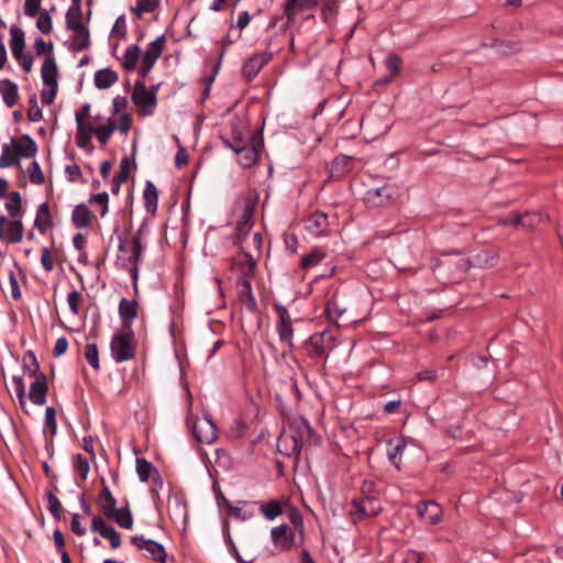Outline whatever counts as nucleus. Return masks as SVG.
<instances>
[{"mask_svg": "<svg viewBox=\"0 0 563 563\" xmlns=\"http://www.w3.org/2000/svg\"><path fill=\"white\" fill-rule=\"evenodd\" d=\"M351 505L353 510L350 514L354 522L375 517L382 511V505L377 495L353 498Z\"/></svg>", "mask_w": 563, "mask_h": 563, "instance_id": "39448f33", "label": "nucleus"}, {"mask_svg": "<svg viewBox=\"0 0 563 563\" xmlns=\"http://www.w3.org/2000/svg\"><path fill=\"white\" fill-rule=\"evenodd\" d=\"M73 467L81 481L85 482L90 471L88 459L80 453L75 454L73 457Z\"/></svg>", "mask_w": 563, "mask_h": 563, "instance_id": "c03bdc74", "label": "nucleus"}, {"mask_svg": "<svg viewBox=\"0 0 563 563\" xmlns=\"http://www.w3.org/2000/svg\"><path fill=\"white\" fill-rule=\"evenodd\" d=\"M416 510L419 517L429 525H437L441 519L442 510L435 501H420L416 505Z\"/></svg>", "mask_w": 563, "mask_h": 563, "instance_id": "412c9836", "label": "nucleus"}, {"mask_svg": "<svg viewBox=\"0 0 563 563\" xmlns=\"http://www.w3.org/2000/svg\"><path fill=\"white\" fill-rule=\"evenodd\" d=\"M247 426L243 420H234L230 427L229 434L231 438L239 439L244 435Z\"/></svg>", "mask_w": 563, "mask_h": 563, "instance_id": "0e129e2a", "label": "nucleus"}, {"mask_svg": "<svg viewBox=\"0 0 563 563\" xmlns=\"http://www.w3.org/2000/svg\"><path fill=\"white\" fill-rule=\"evenodd\" d=\"M118 310L123 330H132V324L137 317V301L122 298Z\"/></svg>", "mask_w": 563, "mask_h": 563, "instance_id": "aec40b11", "label": "nucleus"}, {"mask_svg": "<svg viewBox=\"0 0 563 563\" xmlns=\"http://www.w3.org/2000/svg\"><path fill=\"white\" fill-rule=\"evenodd\" d=\"M10 145L19 164L22 158H33L38 151L36 142L29 134L11 137Z\"/></svg>", "mask_w": 563, "mask_h": 563, "instance_id": "f8f14e48", "label": "nucleus"}, {"mask_svg": "<svg viewBox=\"0 0 563 563\" xmlns=\"http://www.w3.org/2000/svg\"><path fill=\"white\" fill-rule=\"evenodd\" d=\"M95 126L90 123H80L76 125V145L80 148H86L90 145Z\"/></svg>", "mask_w": 563, "mask_h": 563, "instance_id": "c9c22d12", "label": "nucleus"}, {"mask_svg": "<svg viewBox=\"0 0 563 563\" xmlns=\"http://www.w3.org/2000/svg\"><path fill=\"white\" fill-rule=\"evenodd\" d=\"M10 144H2L1 146V155H0V168H9L13 165H19L16 162V157H14V153L11 151Z\"/></svg>", "mask_w": 563, "mask_h": 563, "instance_id": "09e8293b", "label": "nucleus"}, {"mask_svg": "<svg viewBox=\"0 0 563 563\" xmlns=\"http://www.w3.org/2000/svg\"><path fill=\"white\" fill-rule=\"evenodd\" d=\"M334 336L328 331L316 332L311 334L305 342L303 349L307 355L312 360H319L324 356V360L328 358L329 354L325 353L327 347L333 345Z\"/></svg>", "mask_w": 563, "mask_h": 563, "instance_id": "20e7f679", "label": "nucleus"}, {"mask_svg": "<svg viewBox=\"0 0 563 563\" xmlns=\"http://www.w3.org/2000/svg\"><path fill=\"white\" fill-rule=\"evenodd\" d=\"M106 518L115 521L121 528L124 529H131L133 527V516L128 503L125 507L121 509L115 508L114 514Z\"/></svg>", "mask_w": 563, "mask_h": 563, "instance_id": "f704fd0d", "label": "nucleus"}, {"mask_svg": "<svg viewBox=\"0 0 563 563\" xmlns=\"http://www.w3.org/2000/svg\"><path fill=\"white\" fill-rule=\"evenodd\" d=\"M136 473L141 482H147L152 476H156L161 481L157 468L144 457L136 459Z\"/></svg>", "mask_w": 563, "mask_h": 563, "instance_id": "72a5a7b5", "label": "nucleus"}, {"mask_svg": "<svg viewBox=\"0 0 563 563\" xmlns=\"http://www.w3.org/2000/svg\"><path fill=\"white\" fill-rule=\"evenodd\" d=\"M130 542L139 550L145 551L146 556L159 563H175L174 558H168L163 544L143 536H131Z\"/></svg>", "mask_w": 563, "mask_h": 563, "instance_id": "423d86ee", "label": "nucleus"}, {"mask_svg": "<svg viewBox=\"0 0 563 563\" xmlns=\"http://www.w3.org/2000/svg\"><path fill=\"white\" fill-rule=\"evenodd\" d=\"M291 442L290 453H301L305 443L320 445L321 437L316 433L310 423L303 419H294L289 424V431L282 434V443Z\"/></svg>", "mask_w": 563, "mask_h": 563, "instance_id": "f257e3e1", "label": "nucleus"}, {"mask_svg": "<svg viewBox=\"0 0 563 563\" xmlns=\"http://www.w3.org/2000/svg\"><path fill=\"white\" fill-rule=\"evenodd\" d=\"M329 218L323 211H314L305 219V230L313 238L324 236L329 233Z\"/></svg>", "mask_w": 563, "mask_h": 563, "instance_id": "ddd939ff", "label": "nucleus"}, {"mask_svg": "<svg viewBox=\"0 0 563 563\" xmlns=\"http://www.w3.org/2000/svg\"><path fill=\"white\" fill-rule=\"evenodd\" d=\"M133 341V330H123V332L115 333L112 336L110 342V352L112 358L117 363L132 360L135 356V346Z\"/></svg>", "mask_w": 563, "mask_h": 563, "instance_id": "7ed1b4c3", "label": "nucleus"}, {"mask_svg": "<svg viewBox=\"0 0 563 563\" xmlns=\"http://www.w3.org/2000/svg\"><path fill=\"white\" fill-rule=\"evenodd\" d=\"M36 27L43 34H49L52 32L53 23L48 11L43 10L40 12L38 19L36 21Z\"/></svg>", "mask_w": 563, "mask_h": 563, "instance_id": "5fc2aeb1", "label": "nucleus"}, {"mask_svg": "<svg viewBox=\"0 0 563 563\" xmlns=\"http://www.w3.org/2000/svg\"><path fill=\"white\" fill-rule=\"evenodd\" d=\"M43 84L47 89L41 91V100L44 104L49 106L54 102L58 91V67L54 56H47L41 69Z\"/></svg>", "mask_w": 563, "mask_h": 563, "instance_id": "f03ea898", "label": "nucleus"}, {"mask_svg": "<svg viewBox=\"0 0 563 563\" xmlns=\"http://www.w3.org/2000/svg\"><path fill=\"white\" fill-rule=\"evenodd\" d=\"M273 307L277 314L276 332L278 334L279 341L286 343L289 349H292L294 328L289 311L284 305L279 302H274Z\"/></svg>", "mask_w": 563, "mask_h": 563, "instance_id": "0eeeda50", "label": "nucleus"}, {"mask_svg": "<svg viewBox=\"0 0 563 563\" xmlns=\"http://www.w3.org/2000/svg\"><path fill=\"white\" fill-rule=\"evenodd\" d=\"M165 44V35H159L156 40L148 44V47L142 55L143 64L155 65L156 60L161 57Z\"/></svg>", "mask_w": 563, "mask_h": 563, "instance_id": "bb28decb", "label": "nucleus"}, {"mask_svg": "<svg viewBox=\"0 0 563 563\" xmlns=\"http://www.w3.org/2000/svg\"><path fill=\"white\" fill-rule=\"evenodd\" d=\"M288 519L299 534V544H302L305 541V525L301 512L297 508L292 507L288 511Z\"/></svg>", "mask_w": 563, "mask_h": 563, "instance_id": "37998d69", "label": "nucleus"}, {"mask_svg": "<svg viewBox=\"0 0 563 563\" xmlns=\"http://www.w3.org/2000/svg\"><path fill=\"white\" fill-rule=\"evenodd\" d=\"M143 228L141 225L136 233L131 239V253L129 256L118 255L115 264L118 267L131 266V263L140 264L143 260V252L145 250L142 244Z\"/></svg>", "mask_w": 563, "mask_h": 563, "instance_id": "9d476101", "label": "nucleus"}, {"mask_svg": "<svg viewBox=\"0 0 563 563\" xmlns=\"http://www.w3.org/2000/svg\"><path fill=\"white\" fill-rule=\"evenodd\" d=\"M131 99L135 106L142 108L144 115H152L154 113V107L157 103L155 91H148L143 81L137 80L135 82Z\"/></svg>", "mask_w": 563, "mask_h": 563, "instance_id": "6e6552de", "label": "nucleus"}, {"mask_svg": "<svg viewBox=\"0 0 563 563\" xmlns=\"http://www.w3.org/2000/svg\"><path fill=\"white\" fill-rule=\"evenodd\" d=\"M521 219L520 229L532 230L540 222L541 217L537 213H526L521 214Z\"/></svg>", "mask_w": 563, "mask_h": 563, "instance_id": "e2e57ef3", "label": "nucleus"}, {"mask_svg": "<svg viewBox=\"0 0 563 563\" xmlns=\"http://www.w3.org/2000/svg\"><path fill=\"white\" fill-rule=\"evenodd\" d=\"M325 252L320 247H313L309 253L301 256L300 267L302 269H310L322 262L325 257Z\"/></svg>", "mask_w": 563, "mask_h": 563, "instance_id": "e433bc0d", "label": "nucleus"}, {"mask_svg": "<svg viewBox=\"0 0 563 563\" xmlns=\"http://www.w3.org/2000/svg\"><path fill=\"white\" fill-rule=\"evenodd\" d=\"M239 286L246 288V298L242 299L241 305L251 313L257 312V302L252 291V284L247 278L238 282Z\"/></svg>", "mask_w": 563, "mask_h": 563, "instance_id": "ea45409f", "label": "nucleus"}, {"mask_svg": "<svg viewBox=\"0 0 563 563\" xmlns=\"http://www.w3.org/2000/svg\"><path fill=\"white\" fill-rule=\"evenodd\" d=\"M68 30L74 32L70 45L71 51L80 52L90 46V33L84 23H79L78 21L75 23L68 19Z\"/></svg>", "mask_w": 563, "mask_h": 563, "instance_id": "f3484780", "label": "nucleus"}, {"mask_svg": "<svg viewBox=\"0 0 563 563\" xmlns=\"http://www.w3.org/2000/svg\"><path fill=\"white\" fill-rule=\"evenodd\" d=\"M91 212L85 203L77 205L71 213L73 224L77 229L88 228L91 224Z\"/></svg>", "mask_w": 563, "mask_h": 563, "instance_id": "7c9ffc66", "label": "nucleus"}, {"mask_svg": "<svg viewBox=\"0 0 563 563\" xmlns=\"http://www.w3.org/2000/svg\"><path fill=\"white\" fill-rule=\"evenodd\" d=\"M194 437L199 443H212L217 440V428L209 418L198 420L194 426Z\"/></svg>", "mask_w": 563, "mask_h": 563, "instance_id": "6ab92c4d", "label": "nucleus"}, {"mask_svg": "<svg viewBox=\"0 0 563 563\" xmlns=\"http://www.w3.org/2000/svg\"><path fill=\"white\" fill-rule=\"evenodd\" d=\"M387 449V457L389 462L397 468H400V456L402 455L407 444L404 439H399L396 442L389 439Z\"/></svg>", "mask_w": 563, "mask_h": 563, "instance_id": "2f4dec72", "label": "nucleus"}, {"mask_svg": "<svg viewBox=\"0 0 563 563\" xmlns=\"http://www.w3.org/2000/svg\"><path fill=\"white\" fill-rule=\"evenodd\" d=\"M140 55L141 49L136 44L128 46L122 56V67L128 71L135 70Z\"/></svg>", "mask_w": 563, "mask_h": 563, "instance_id": "4c0bfd02", "label": "nucleus"}, {"mask_svg": "<svg viewBox=\"0 0 563 563\" xmlns=\"http://www.w3.org/2000/svg\"><path fill=\"white\" fill-rule=\"evenodd\" d=\"M29 110H27V119L31 122H38L43 118V112L37 104V96L33 93L29 98Z\"/></svg>", "mask_w": 563, "mask_h": 563, "instance_id": "864d4df0", "label": "nucleus"}, {"mask_svg": "<svg viewBox=\"0 0 563 563\" xmlns=\"http://www.w3.org/2000/svg\"><path fill=\"white\" fill-rule=\"evenodd\" d=\"M0 93L8 108H12L18 103L19 88L14 81L8 78L0 80Z\"/></svg>", "mask_w": 563, "mask_h": 563, "instance_id": "a878e982", "label": "nucleus"}, {"mask_svg": "<svg viewBox=\"0 0 563 563\" xmlns=\"http://www.w3.org/2000/svg\"><path fill=\"white\" fill-rule=\"evenodd\" d=\"M144 207L147 212L155 214L158 203V190L156 186L147 180L143 190Z\"/></svg>", "mask_w": 563, "mask_h": 563, "instance_id": "c756f323", "label": "nucleus"}, {"mask_svg": "<svg viewBox=\"0 0 563 563\" xmlns=\"http://www.w3.org/2000/svg\"><path fill=\"white\" fill-rule=\"evenodd\" d=\"M115 130L117 123L114 119L109 118L107 124L95 126L93 134L97 136L101 146H104Z\"/></svg>", "mask_w": 563, "mask_h": 563, "instance_id": "58836bf2", "label": "nucleus"}, {"mask_svg": "<svg viewBox=\"0 0 563 563\" xmlns=\"http://www.w3.org/2000/svg\"><path fill=\"white\" fill-rule=\"evenodd\" d=\"M22 198L19 191H11L9 194V201L5 203V210L12 218L21 214Z\"/></svg>", "mask_w": 563, "mask_h": 563, "instance_id": "a18cd8bd", "label": "nucleus"}, {"mask_svg": "<svg viewBox=\"0 0 563 563\" xmlns=\"http://www.w3.org/2000/svg\"><path fill=\"white\" fill-rule=\"evenodd\" d=\"M23 369L30 376H35V379L37 378L40 373H42L40 371V365H38V362H37V358L34 354V352L30 351L26 353V355L24 357Z\"/></svg>", "mask_w": 563, "mask_h": 563, "instance_id": "de8ad7c7", "label": "nucleus"}, {"mask_svg": "<svg viewBox=\"0 0 563 563\" xmlns=\"http://www.w3.org/2000/svg\"><path fill=\"white\" fill-rule=\"evenodd\" d=\"M130 174V159L128 156H124L120 162V170L114 175L119 181H126Z\"/></svg>", "mask_w": 563, "mask_h": 563, "instance_id": "774afa93", "label": "nucleus"}, {"mask_svg": "<svg viewBox=\"0 0 563 563\" xmlns=\"http://www.w3.org/2000/svg\"><path fill=\"white\" fill-rule=\"evenodd\" d=\"M261 511L268 520H274L276 517L282 515L283 509L277 500H269L261 506Z\"/></svg>", "mask_w": 563, "mask_h": 563, "instance_id": "3c124183", "label": "nucleus"}, {"mask_svg": "<svg viewBox=\"0 0 563 563\" xmlns=\"http://www.w3.org/2000/svg\"><path fill=\"white\" fill-rule=\"evenodd\" d=\"M47 390L48 386L46 382V376L43 373H40L37 378L30 386V401L36 406L44 405L46 401Z\"/></svg>", "mask_w": 563, "mask_h": 563, "instance_id": "4be33fe9", "label": "nucleus"}, {"mask_svg": "<svg viewBox=\"0 0 563 563\" xmlns=\"http://www.w3.org/2000/svg\"><path fill=\"white\" fill-rule=\"evenodd\" d=\"M12 383L14 386L15 394L19 398L20 405L24 406L25 405V386H24L23 377L20 375H15L12 378Z\"/></svg>", "mask_w": 563, "mask_h": 563, "instance_id": "680f3d73", "label": "nucleus"}, {"mask_svg": "<svg viewBox=\"0 0 563 563\" xmlns=\"http://www.w3.org/2000/svg\"><path fill=\"white\" fill-rule=\"evenodd\" d=\"M271 538L274 545L283 552L289 551L296 544L295 532L287 523L274 527Z\"/></svg>", "mask_w": 563, "mask_h": 563, "instance_id": "4468645a", "label": "nucleus"}, {"mask_svg": "<svg viewBox=\"0 0 563 563\" xmlns=\"http://www.w3.org/2000/svg\"><path fill=\"white\" fill-rule=\"evenodd\" d=\"M460 253L454 252H443L441 254L442 257L434 260L432 264V269L435 271L442 266H446L453 272L466 273L472 266L473 263L466 257H459L456 260L449 258L451 255H459Z\"/></svg>", "mask_w": 563, "mask_h": 563, "instance_id": "dca6fc26", "label": "nucleus"}, {"mask_svg": "<svg viewBox=\"0 0 563 563\" xmlns=\"http://www.w3.org/2000/svg\"><path fill=\"white\" fill-rule=\"evenodd\" d=\"M42 0H25L24 2V13L29 18H34L37 15L38 10L41 8Z\"/></svg>", "mask_w": 563, "mask_h": 563, "instance_id": "338daca9", "label": "nucleus"}, {"mask_svg": "<svg viewBox=\"0 0 563 563\" xmlns=\"http://www.w3.org/2000/svg\"><path fill=\"white\" fill-rule=\"evenodd\" d=\"M85 357L89 365L95 369H100L99 352L96 343H87L85 350Z\"/></svg>", "mask_w": 563, "mask_h": 563, "instance_id": "603ef678", "label": "nucleus"}, {"mask_svg": "<svg viewBox=\"0 0 563 563\" xmlns=\"http://www.w3.org/2000/svg\"><path fill=\"white\" fill-rule=\"evenodd\" d=\"M238 162L243 168H251L258 161V152L254 144L240 146L236 150Z\"/></svg>", "mask_w": 563, "mask_h": 563, "instance_id": "cd10ccee", "label": "nucleus"}, {"mask_svg": "<svg viewBox=\"0 0 563 563\" xmlns=\"http://www.w3.org/2000/svg\"><path fill=\"white\" fill-rule=\"evenodd\" d=\"M353 158L346 155L336 156L332 163V170L344 174L351 169Z\"/></svg>", "mask_w": 563, "mask_h": 563, "instance_id": "6e6d98bb", "label": "nucleus"}, {"mask_svg": "<svg viewBox=\"0 0 563 563\" xmlns=\"http://www.w3.org/2000/svg\"><path fill=\"white\" fill-rule=\"evenodd\" d=\"M90 205H98L100 207V216L104 217L109 210V195L107 191L91 195L88 199Z\"/></svg>", "mask_w": 563, "mask_h": 563, "instance_id": "8fccbe9b", "label": "nucleus"}, {"mask_svg": "<svg viewBox=\"0 0 563 563\" xmlns=\"http://www.w3.org/2000/svg\"><path fill=\"white\" fill-rule=\"evenodd\" d=\"M225 503H227L228 514L230 517L245 521V520L251 519L254 516V512L252 510L244 509V506H246V504H247L246 501H240L239 504H241L242 506L232 505L228 500Z\"/></svg>", "mask_w": 563, "mask_h": 563, "instance_id": "79ce46f5", "label": "nucleus"}, {"mask_svg": "<svg viewBox=\"0 0 563 563\" xmlns=\"http://www.w3.org/2000/svg\"><path fill=\"white\" fill-rule=\"evenodd\" d=\"M396 195L397 189L386 184L382 187L367 190L364 200L372 207H380L393 201Z\"/></svg>", "mask_w": 563, "mask_h": 563, "instance_id": "2eb2a0df", "label": "nucleus"}, {"mask_svg": "<svg viewBox=\"0 0 563 563\" xmlns=\"http://www.w3.org/2000/svg\"><path fill=\"white\" fill-rule=\"evenodd\" d=\"M385 65L391 76L397 75L401 68V58L396 54H389L385 59Z\"/></svg>", "mask_w": 563, "mask_h": 563, "instance_id": "052dcab7", "label": "nucleus"}, {"mask_svg": "<svg viewBox=\"0 0 563 563\" xmlns=\"http://www.w3.org/2000/svg\"><path fill=\"white\" fill-rule=\"evenodd\" d=\"M10 36H11L10 48H11L12 55L16 60H21L23 55H25L24 54V48H25L24 31L16 25H12L10 27Z\"/></svg>", "mask_w": 563, "mask_h": 563, "instance_id": "393cba45", "label": "nucleus"}, {"mask_svg": "<svg viewBox=\"0 0 563 563\" xmlns=\"http://www.w3.org/2000/svg\"><path fill=\"white\" fill-rule=\"evenodd\" d=\"M119 79V75L111 68H102L95 73L93 82L98 89H108Z\"/></svg>", "mask_w": 563, "mask_h": 563, "instance_id": "c85d7f7f", "label": "nucleus"}, {"mask_svg": "<svg viewBox=\"0 0 563 563\" xmlns=\"http://www.w3.org/2000/svg\"><path fill=\"white\" fill-rule=\"evenodd\" d=\"M272 52L265 51L250 57L242 67L244 77L251 81L257 76L261 69L272 59Z\"/></svg>", "mask_w": 563, "mask_h": 563, "instance_id": "a211bd4d", "label": "nucleus"}, {"mask_svg": "<svg viewBox=\"0 0 563 563\" xmlns=\"http://www.w3.org/2000/svg\"><path fill=\"white\" fill-rule=\"evenodd\" d=\"M497 262L498 255L495 252L483 250L475 255L473 265L479 267H494L497 265Z\"/></svg>", "mask_w": 563, "mask_h": 563, "instance_id": "a19ab883", "label": "nucleus"}, {"mask_svg": "<svg viewBox=\"0 0 563 563\" xmlns=\"http://www.w3.org/2000/svg\"><path fill=\"white\" fill-rule=\"evenodd\" d=\"M345 311L346 307L339 301L336 295H333L325 303V316L329 320L335 323H339Z\"/></svg>", "mask_w": 563, "mask_h": 563, "instance_id": "473e14b6", "label": "nucleus"}, {"mask_svg": "<svg viewBox=\"0 0 563 563\" xmlns=\"http://www.w3.org/2000/svg\"><path fill=\"white\" fill-rule=\"evenodd\" d=\"M97 504L100 508V511L104 517H110L114 514V509L117 508V500L113 497L109 486L106 484L102 478V489L97 497Z\"/></svg>", "mask_w": 563, "mask_h": 563, "instance_id": "b1692460", "label": "nucleus"}, {"mask_svg": "<svg viewBox=\"0 0 563 563\" xmlns=\"http://www.w3.org/2000/svg\"><path fill=\"white\" fill-rule=\"evenodd\" d=\"M45 428L51 431L52 438L57 432L56 410L54 407H47L45 409Z\"/></svg>", "mask_w": 563, "mask_h": 563, "instance_id": "13d9d810", "label": "nucleus"}, {"mask_svg": "<svg viewBox=\"0 0 563 563\" xmlns=\"http://www.w3.org/2000/svg\"><path fill=\"white\" fill-rule=\"evenodd\" d=\"M318 0H287L284 5V13L288 22H294L297 13L316 8Z\"/></svg>", "mask_w": 563, "mask_h": 563, "instance_id": "5701e85b", "label": "nucleus"}, {"mask_svg": "<svg viewBox=\"0 0 563 563\" xmlns=\"http://www.w3.org/2000/svg\"><path fill=\"white\" fill-rule=\"evenodd\" d=\"M29 177L31 183L35 185H41L45 180L41 166L36 161H33L29 167Z\"/></svg>", "mask_w": 563, "mask_h": 563, "instance_id": "4d7b16f0", "label": "nucleus"}, {"mask_svg": "<svg viewBox=\"0 0 563 563\" xmlns=\"http://www.w3.org/2000/svg\"><path fill=\"white\" fill-rule=\"evenodd\" d=\"M47 509L56 521L62 520V504L53 492H46Z\"/></svg>", "mask_w": 563, "mask_h": 563, "instance_id": "49530a36", "label": "nucleus"}, {"mask_svg": "<svg viewBox=\"0 0 563 563\" xmlns=\"http://www.w3.org/2000/svg\"><path fill=\"white\" fill-rule=\"evenodd\" d=\"M81 299V294L78 290H73L67 296V302L70 311L74 314H78L79 312V301Z\"/></svg>", "mask_w": 563, "mask_h": 563, "instance_id": "69168bd1", "label": "nucleus"}, {"mask_svg": "<svg viewBox=\"0 0 563 563\" xmlns=\"http://www.w3.org/2000/svg\"><path fill=\"white\" fill-rule=\"evenodd\" d=\"M254 209L255 205L253 202L247 201L245 203L243 212L236 222L235 233L231 238L233 244L238 245L242 243L250 233V230L253 227Z\"/></svg>", "mask_w": 563, "mask_h": 563, "instance_id": "9b49d317", "label": "nucleus"}, {"mask_svg": "<svg viewBox=\"0 0 563 563\" xmlns=\"http://www.w3.org/2000/svg\"><path fill=\"white\" fill-rule=\"evenodd\" d=\"M23 222L13 218L8 220L5 216H0V240L11 244L20 243L23 239Z\"/></svg>", "mask_w": 563, "mask_h": 563, "instance_id": "1a4fd4ad", "label": "nucleus"}, {"mask_svg": "<svg viewBox=\"0 0 563 563\" xmlns=\"http://www.w3.org/2000/svg\"><path fill=\"white\" fill-rule=\"evenodd\" d=\"M34 48L37 56L47 55L53 56V43H46L42 37H36L34 41Z\"/></svg>", "mask_w": 563, "mask_h": 563, "instance_id": "bf43d9fd", "label": "nucleus"}]
</instances>
